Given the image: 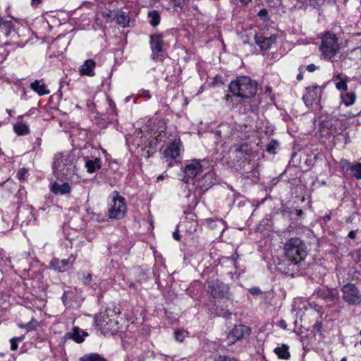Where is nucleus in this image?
Segmentation results:
<instances>
[{"label": "nucleus", "instance_id": "obj_38", "mask_svg": "<svg viewBox=\"0 0 361 361\" xmlns=\"http://www.w3.org/2000/svg\"><path fill=\"white\" fill-rule=\"evenodd\" d=\"M91 219L96 222L105 221V216L101 214L92 213Z\"/></svg>", "mask_w": 361, "mask_h": 361}, {"label": "nucleus", "instance_id": "obj_56", "mask_svg": "<svg viewBox=\"0 0 361 361\" xmlns=\"http://www.w3.org/2000/svg\"><path fill=\"white\" fill-rule=\"evenodd\" d=\"M252 0H240V1L245 4V5H247L249 2H250Z\"/></svg>", "mask_w": 361, "mask_h": 361}, {"label": "nucleus", "instance_id": "obj_26", "mask_svg": "<svg viewBox=\"0 0 361 361\" xmlns=\"http://www.w3.org/2000/svg\"><path fill=\"white\" fill-rule=\"evenodd\" d=\"M79 361H106V360L98 353H88L80 357Z\"/></svg>", "mask_w": 361, "mask_h": 361}, {"label": "nucleus", "instance_id": "obj_53", "mask_svg": "<svg viewBox=\"0 0 361 361\" xmlns=\"http://www.w3.org/2000/svg\"><path fill=\"white\" fill-rule=\"evenodd\" d=\"M32 114V109H30L27 113L25 114L24 115L19 116L18 119H20L23 117L30 116Z\"/></svg>", "mask_w": 361, "mask_h": 361}, {"label": "nucleus", "instance_id": "obj_24", "mask_svg": "<svg viewBox=\"0 0 361 361\" xmlns=\"http://www.w3.org/2000/svg\"><path fill=\"white\" fill-rule=\"evenodd\" d=\"M100 162L101 160L99 158L87 160L85 162V167L87 168V172L92 173L95 172L97 170H99L101 168Z\"/></svg>", "mask_w": 361, "mask_h": 361}, {"label": "nucleus", "instance_id": "obj_6", "mask_svg": "<svg viewBox=\"0 0 361 361\" xmlns=\"http://www.w3.org/2000/svg\"><path fill=\"white\" fill-rule=\"evenodd\" d=\"M127 212L126 199L118 191H114L109 197L107 215L110 219H123Z\"/></svg>", "mask_w": 361, "mask_h": 361}, {"label": "nucleus", "instance_id": "obj_2", "mask_svg": "<svg viewBox=\"0 0 361 361\" xmlns=\"http://www.w3.org/2000/svg\"><path fill=\"white\" fill-rule=\"evenodd\" d=\"M257 82L250 77L238 76L231 81L228 89L233 96L240 99H250L257 92Z\"/></svg>", "mask_w": 361, "mask_h": 361}, {"label": "nucleus", "instance_id": "obj_14", "mask_svg": "<svg viewBox=\"0 0 361 361\" xmlns=\"http://www.w3.org/2000/svg\"><path fill=\"white\" fill-rule=\"evenodd\" d=\"M202 171V166L200 161L193 160L191 163L187 164L185 167V176L183 181L188 183L189 178H194L196 176Z\"/></svg>", "mask_w": 361, "mask_h": 361}, {"label": "nucleus", "instance_id": "obj_49", "mask_svg": "<svg viewBox=\"0 0 361 361\" xmlns=\"http://www.w3.org/2000/svg\"><path fill=\"white\" fill-rule=\"evenodd\" d=\"M41 2L42 0H31V5L32 7H37Z\"/></svg>", "mask_w": 361, "mask_h": 361}, {"label": "nucleus", "instance_id": "obj_61", "mask_svg": "<svg viewBox=\"0 0 361 361\" xmlns=\"http://www.w3.org/2000/svg\"><path fill=\"white\" fill-rule=\"evenodd\" d=\"M229 97H229V95H227V96L226 97V101H228V99H229Z\"/></svg>", "mask_w": 361, "mask_h": 361}, {"label": "nucleus", "instance_id": "obj_27", "mask_svg": "<svg viewBox=\"0 0 361 361\" xmlns=\"http://www.w3.org/2000/svg\"><path fill=\"white\" fill-rule=\"evenodd\" d=\"M322 130L326 135H334L335 133H336V128L335 125H334L332 122L329 121L323 123L322 126Z\"/></svg>", "mask_w": 361, "mask_h": 361}, {"label": "nucleus", "instance_id": "obj_1", "mask_svg": "<svg viewBox=\"0 0 361 361\" xmlns=\"http://www.w3.org/2000/svg\"><path fill=\"white\" fill-rule=\"evenodd\" d=\"M76 159L68 152L58 153L54 157L53 173L57 178L71 179L77 172Z\"/></svg>", "mask_w": 361, "mask_h": 361}, {"label": "nucleus", "instance_id": "obj_32", "mask_svg": "<svg viewBox=\"0 0 361 361\" xmlns=\"http://www.w3.org/2000/svg\"><path fill=\"white\" fill-rule=\"evenodd\" d=\"M189 0H171L173 7L183 11Z\"/></svg>", "mask_w": 361, "mask_h": 361}, {"label": "nucleus", "instance_id": "obj_4", "mask_svg": "<svg viewBox=\"0 0 361 361\" xmlns=\"http://www.w3.org/2000/svg\"><path fill=\"white\" fill-rule=\"evenodd\" d=\"M182 150L183 145L180 137L174 138L166 146L161 147V159L166 164L167 167H171L180 161Z\"/></svg>", "mask_w": 361, "mask_h": 361}, {"label": "nucleus", "instance_id": "obj_52", "mask_svg": "<svg viewBox=\"0 0 361 361\" xmlns=\"http://www.w3.org/2000/svg\"><path fill=\"white\" fill-rule=\"evenodd\" d=\"M250 292L252 293V294H257V293H259L260 292L259 289L257 288H252L250 290Z\"/></svg>", "mask_w": 361, "mask_h": 361}, {"label": "nucleus", "instance_id": "obj_8", "mask_svg": "<svg viewBox=\"0 0 361 361\" xmlns=\"http://www.w3.org/2000/svg\"><path fill=\"white\" fill-rule=\"evenodd\" d=\"M163 38L164 35L158 32L150 36L149 44L152 52V57L155 61H163L164 59L165 43Z\"/></svg>", "mask_w": 361, "mask_h": 361}, {"label": "nucleus", "instance_id": "obj_33", "mask_svg": "<svg viewBox=\"0 0 361 361\" xmlns=\"http://www.w3.org/2000/svg\"><path fill=\"white\" fill-rule=\"evenodd\" d=\"M25 338V336H21L19 337H13L10 340L11 343V350H16L18 348V342L22 341Z\"/></svg>", "mask_w": 361, "mask_h": 361}, {"label": "nucleus", "instance_id": "obj_29", "mask_svg": "<svg viewBox=\"0 0 361 361\" xmlns=\"http://www.w3.org/2000/svg\"><path fill=\"white\" fill-rule=\"evenodd\" d=\"M341 99L345 106H350L354 104L355 101V94L353 92H345L341 94Z\"/></svg>", "mask_w": 361, "mask_h": 361}, {"label": "nucleus", "instance_id": "obj_18", "mask_svg": "<svg viewBox=\"0 0 361 361\" xmlns=\"http://www.w3.org/2000/svg\"><path fill=\"white\" fill-rule=\"evenodd\" d=\"M215 181L214 173L209 172L205 173L203 178L197 182V185L200 187L202 192H205L215 183Z\"/></svg>", "mask_w": 361, "mask_h": 361}, {"label": "nucleus", "instance_id": "obj_5", "mask_svg": "<svg viewBox=\"0 0 361 361\" xmlns=\"http://www.w3.org/2000/svg\"><path fill=\"white\" fill-rule=\"evenodd\" d=\"M286 257L289 265H296L305 259V245L298 238L290 239L284 245Z\"/></svg>", "mask_w": 361, "mask_h": 361}, {"label": "nucleus", "instance_id": "obj_34", "mask_svg": "<svg viewBox=\"0 0 361 361\" xmlns=\"http://www.w3.org/2000/svg\"><path fill=\"white\" fill-rule=\"evenodd\" d=\"M187 332L182 330H176L174 331V338L178 342H183L184 338H185Z\"/></svg>", "mask_w": 361, "mask_h": 361}, {"label": "nucleus", "instance_id": "obj_3", "mask_svg": "<svg viewBox=\"0 0 361 361\" xmlns=\"http://www.w3.org/2000/svg\"><path fill=\"white\" fill-rule=\"evenodd\" d=\"M97 327L104 334H114L118 330V322L116 320V312L111 307H106L101 311L94 318Z\"/></svg>", "mask_w": 361, "mask_h": 361}, {"label": "nucleus", "instance_id": "obj_39", "mask_svg": "<svg viewBox=\"0 0 361 361\" xmlns=\"http://www.w3.org/2000/svg\"><path fill=\"white\" fill-rule=\"evenodd\" d=\"M8 52L6 50L4 46H0V62L6 60Z\"/></svg>", "mask_w": 361, "mask_h": 361}, {"label": "nucleus", "instance_id": "obj_30", "mask_svg": "<svg viewBox=\"0 0 361 361\" xmlns=\"http://www.w3.org/2000/svg\"><path fill=\"white\" fill-rule=\"evenodd\" d=\"M350 171L353 176L356 179H361V163H357L350 166Z\"/></svg>", "mask_w": 361, "mask_h": 361}, {"label": "nucleus", "instance_id": "obj_64", "mask_svg": "<svg viewBox=\"0 0 361 361\" xmlns=\"http://www.w3.org/2000/svg\"><path fill=\"white\" fill-rule=\"evenodd\" d=\"M360 344H361V340H360Z\"/></svg>", "mask_w": 361, "mask_h": 361}, {"label": "nucleus", "instance_id": "obj_20", "mask_svg": "<svg viewBox=\"0 0 361 361\" xmlns=\"http://www.w3.org/2000/svg\"><path fill=\"white\" fill-rule=\"evenodd\" d=\"M51 191L56 195H66L70 192L71 186L68 183L59 184L55 182L51 185Z\"/></svg>", "mask_w": 361, "mask_h": 361}, {"label": "nucleus", "instance_id": "obj_51", "mask_svg": "<svg viewBox=\"0 0 361 361\" xmlns=\"http://www.w3.org/2000/svg\"><path fill=\"white\" fill-rule=\"evenodd\" d=\"M173 237L174 238V239H176L177 240H180V235L177 231H176L173 233Z\"/></svg>", "mask_w": 361, "mask_h": 361}, {"label": "nucleus", "instance_id": "obj_58", "mask_svg": "<svg viewBox=\"0 0 361 361\" xmlns=\"http://www.w3.org/2000/svg\"><path fill=\"white\" fill-rule=\"evenodd\" d=\"M130 98H131V97H130V96L126 97L125 98V102H126V103H127V102H130Z\"/></svg>", "mask_w": 361, "mask_h": 361}, {"label": "nucleus", "instance_id": "obj_25", "mask_svg": "<svg viewBox=\"0 0 361 361\" xmlns=\"http://www.w3.org/2000/svg\"><path fill=\"white\" fill-rule=\"evenodd\" d=\"M289 347L286 344H283L280 347H277L274 349V353L281 359L288 360L290 356V352L288 351Z\"/></svg>", "mask_w": 361, "mask_h": 361}, {"label": "nucleus", "instance_id": "obj_36", "mask_svg": "<svg viewBox=\"0 0 361 361\" xmlns=\"http://www.w3.org/2000/svg\"><path fill=\"white\" fill-rule=\"evenodd\" d=\"M12 26V22L10 20H5L3 18H0V28H4L6 30L11 29Z\"/></svg>", "mask_w": 361, "mask_h": 361}, {"label": "nucleus", "instance_id": "obj_44", "mask_svg": "<svg viewBox=\"0 0 361 361\" xmlns=\"http://www.w3.org/2000/svg\"><path fill=\"white\" fill-rule=\"evenodd\" d=\"M336 87L337 89L341 90H347V85L345 82H339L336 83Z\"/></svg>", "mask_w": 361, "mask_h": 361}, {"label": "nucleus", "instance_id": "obj_47", "mask_svg": "<svg viewBox=\"0 0 361 361\" xmlns=\"http://www.w3.org/2000/svg\"><path fill=\"white\" fill-rule=\"evenodd\" d=\"M69 294H70V292L68 291H65L61 297V299L63 302V303L65 304L67 301V300L69 298Z\"/></svg>", "mask_w": 361, "mask_h": 361}, {"label": "nucleus", "instance_id": "obj_37", "mask_svg": "<svg viewBox=\"0 0 361 361\" xmlns=\"http://www.w3.org/2000/svg\"><path fill=\"white\" fill-rule=\"evenodd\" d=\"M303 4L306 6H312L313 8L317 7L319 5L320 0H300Z\"/></svg>", "mask_w": 361, "mask_h": 361}, {"label": "nucleus", "instance_id": "obj_40", "mask_svg": "<svg viewBox=\"0 0 361 361\" xmlns=\"http://www.w3.org/2000/svg\"><path fill=\"white\" fill-rule=\"evenodd\" d=\"M137 95H138L139 97H144V98H146V99L151 98L150 92L148 90H144V89L140 90L139 91Z\"/></svg>", "mask_w": 361, "mask_h": 361}, {"label": "nucleus", "instance_id": "obj_60", "mask_svg": "<svg viewBox=\"0 0 361 361\" xmlns=\"http://www.w3.org/2000/svg\"><path fill=\"white\" fill-rule=\"evenodd\" d=\"M163 178H164L163 175H160V176L158 177V179H163Z\"/></svg>", "mask_w": 361, "mask_h": 361}, {"label": "nucleus", "instance_id": "obj_46", "mask_svg": "<svg viewBox=\"0 0 361 361\" xmlns=\"http://www.w3.org/2000/svg\"><path fill=\"white\" fill-rule=\"evenodd\" d=\"M306 69L310 73H312L317 69V66L314 64L312 63V64L308 65L306 67Z\"/></svg>", "mask_w": 361, "mask_h": 361}, {"label": "nucleus", "instance_id": "obj_50", "mask_svg": "<svg viewBox=\"0 0 361 361\" xmlns=\"http://www.w3.org/2000/svg\"><path fill=\"white\" fill-rule=\"evenodd\" d=\"M350 239H354L355 238V236H356V233H355V231H351L349 232L348 233V235Z\"/></svg>", "mask_w": 361, "mask_h": 361}, {"label": "nucleus", "instance_id": "obj_41", "mask_svg": "<svg viewBox=\"0 0 361 361\" xmlns=\"http://www.w3.org/2000/svg\"><path fill=\"white\" fill-rule=\"evenodd\" d=\"M214 361H238L234 357H231L229 356L219 355L214 359Z\"/></svg>", "mask_w": 361, "mask_h": 361}, {"label": "nucleus", "instance_id": "obj_55", "mask_svg": "<svg viewBox=\"0 0 361 361\" xmlns=\"http://www.w3.org/2000/svg\"><path fill=\"white\" fill-rule=\"evenodd\" d=\"M303 78V75H302V73H299L298 75H297V80L300 81L302 80Z\"/></svg>", "mask_w": 361, "mask_h": 361}, {"label": "nucleus", "instance_id": "obj_17", "mask_svg": "<svg viewBox=\"0 0 361 361\" xmlns=\"http://www.w3.org/2000/svg\"><path fill=\"white\" fill-rule=\"evenodd\" d=\"M255 41L261 49L267 50L275 42L276 37L274 36L267 37L256 34L255 35Z\"/></svg>", "mask_w": 361, "mask_h": 361}, {"label": "nucleus", "instance_id": "obj_45", "mask_svg": "<svg viewBox=\"0 0 361 361\" xmlns=\"http://www.w3.org/2000/svg\"><path fill=\"white\" fill-rule=\"evenodd\" d=\"M277 326L283 329H286L287 324L285 320L281 319L278 322Z\"/></svg>", "mask_w": 361, "mask_h": 361}, {"label": "nucleus", "instance_id": "obj_43", "mask_svg": "<svg viewBox=\"0 0 361 361\" xmlns=\"http://www.w3.org/2000/svg\"><path fill=\"white\" fill-rule=\"evenodd\" d=\"M27 173V170L25 168L21 169L20 171L17 173V177L19 180H23L26 174Z\"/></svg>", "mask_w": 361, "mask_h": 361}, {"label": "nucleus", "instance_id": "obj_28", "mask_svg": "<svg viewBox=\"0 0 361 361\" xmlns=\"http://www.w3.org/2000/svg\"><path fill=\"white\" fill-rule=\"evenodd\" d=\"M116 20L119 25L125 27L129 25L130 18L126 13L122 11L117 15Z\"/></svg>", "mask_w": 361, "mask_h": 361}, {"label": "nucleus", "instance_id": "obj_13", "mask_svg": "<svg viewBox=\"0 0 361 361\" xmlns=\"http://www.w3.org/2000/svg\"><path fill=\"white\" fill-rule=\"evenodd\" d=\"M313 295L324 300L326 302H334L339 298L338 290L329 288H318L314 290Z\"/></svg>", "mask_w": 361, "mask_h": 361}, {"label": "nucleus", "instance_id": "obj_16", "mask_svg": "<svg viewBox=\"0 0 361 361\" xmlns=\"http://www.w3.org/2000/svg\"><path fill=\"white\" fill-rule=\"evenodd\" d=\"M88 334L86 331H82L78 326L73 328L72 331L68 332L65 334L64 338L66 340L72 339L78 343H81L84 341L85 337L87 336Z\"/></svg>", "mask_w": 361, "mask_h": 361}, {"label": "nucleus", "instance_id": "obj_31", "mask_svg": "<svg viewBox=\"0 0 361 361\" xmlns=\"http://www.w3.org/2000/svg\"><path fill=\"white\" fill-rule=\"evenodd\" d=\"M38 325V322L36 319H32L29 322L25 324L20 325V328L25 329L27 331L35 330Z\"/></svg>", "mask_w": 361, "mask_h": 361}, {"label": "nucleus", "instance_id": "obj_62", "mask_svg": "<svg viewBox=\"0 0 361 361\" xmlns=\"http://www.w3.org/2000/svg\"><path fill=\"white\" fill-rule=\"evenodd\" d=\"M216 133H217L219 135H220V134H221L220 131H216Z\"/></svg>", "mask_w": 361, "mask_h": 361}, {"label": "nucleus", "instance_id": "obj_19", "mask_svg": "<svg viewBox=\"0 0 361 361\" xmlns=\"http://www.w3.org/2000/svg\"><path fill=\"white\" fill-rule=\"evenodd\" d=\"M96 63L92 59L86 60L80 68V73L82 75L94 76Z\"/></svg>", "mask_w": 361, "mask_h": 361}, {"label": "nucleus", "instance_id": "obj_10", "mask_svg": "<svg viewBox=\"0 0 361 361\" xmlns=\"http://www.w3.org/2000/svg\"><path fill=\"white\" fill-rule=\"evenodd\" d=\"M207 293L214 299L228 298L229 287L219 280L207 281Z\"/></svg>", "mask_w": 361, "mask_h": 361}, {"label": "nucleus", "instance_id": "obj_54", "mask_svg": "<svg viewBox=\"0 0 361 361\" xmlns=\"http://www.w3.org/2000/svg\"><path fill=\"white\" fill-rule=\"evenodd\" d=\"M330 219H331V215H329V214H326L324 216V221L325 222H328L329 221H330Z\"/></svg>", "mask_w": 361, "mask_h": 361}, {"label": "nucleus", "instance_id": "obj_23", "mask_svg": "<svg viewBox=\"0 0 361 361\" xmlns=\"http://www.w3.org/2000/svg\"><path fill=\"white\" fill-rule=\"evenodd\" d=\"M13 130L18 135H25L30 133L29 126L21 121L13 125Z\"/></svg>", "mask_w": 361, "mask_h": 361}, {"label": "nucleus", "instance_id": "obj_35", "mask_svg": "<svg viewBox=\"0 0 361 361\" xmlns=\"http://www.w3.org/2000/svg\"><path fill=\"white\" fill-rule=\"evenodd\" d=\"M278 146L279 143L275 140H272L267 145L266 150L269 154H274L276 153L275 150Z\"/></svg>", "mask_w": 361, "mask_h": 361}, {"label": "nucleus", "instance_id": "obj_15", "mask_svg": "<svg viewBox=\"0 0 361 361\" xmlns=\"http://www.w3.org/2000/svg\"><path fill=\"white\" fill-rule=\"evenodd\" d=\"M76 256L71 255L68 259H54L51 261V266L55 270L63 272L71 268L74 264Z\"/></svg>", "mask_w": 361, "mask_h": 361}, {"label": "nucleus", "instance_id": "obj_57", "mask_svg": "<svg viewBox=\"0 0 361 361\" xmlns=\"http://www.w3.org/2000/svg\"><path fill=\"white\" fill-rule=\"evenodd\" d=\"M110 106H111V107H112L114 114H116V109H115V104L111 102Z\"/></svg>", "mask_w": 361, "mask_h": 361}, {"label": "nucleus", "instance_id": "obj_63", "mask_svg": "<svg viewBox=\"0 0 361 361\" xmlns=\"http://www.w3.org/2000/svg\"><path fill=\"white\" fill-rule=\"evenodd\" d=\"M360 334L361 335V330H360Z\"/></svg>", "mask_w": 361, "mask_h": 361}, {"label": "nucleus", "instance_id": "obj_9", "mask_svg": "<svg viewBox=\"0 0 361 361\" xmlns=\"http://www.w3.org/2000/svg\"><path fill=\"white\" fill-rule=\"evenodd\" d=\"M342 298L344 302L350 305L361 303V292L353 283H346L341 288Z\"/></svg>", "mask_w": 361, "mask_h": 361}, {"label": "nucleus", "instance_id": "obj_48", "mask_svg": "<svg viewBox=\"0 0 361 361\" xmlns=\"http://www.w3.org/2000/svg\"><path fill=\"white\" fill-rule=\"evenodd\" d=\"M91 279H92V275L90 274H87L84 277V283H88L91 281Z\"/></svg>", "mask_w": 361, "mask_h": 361}, {"label": "nucleus", "instance_id": "obj_21", "mask_svg": "<svg viewBox=\"0 0 361 361\" xmlns=\"http://www.w3.org/2000/svg\"><path fill=\"white\" fill-rule=\"evenodd\" d=\"M30 87L31 90L37 92L39 96L47 95L50 92L42 80H36L30 84Z\"/></svg>", "mask_w": 361, "mask_h": 361}, {"label": "nucleus", "instance_id": "obj_11", "mask_svg": "<svg viewBox=\"0 0 361 361\" xmlns=\"http://www.w3.org/2000/svg\"><path fill=\"white\" fill-rule=\"evenodd\" d=\"M306 94L303 95L302 100L305 105L309 107L319 106L321 102L323 89L322 87L315 85L305 88Z\"/></svg>", "mask_w": 361, "mask_h": 361}, {"label": "nucleus", "instance_id": "obj_12", "mask_svg": "<svg viewBox=\"0 0 361 361\" xmlns=\"http://www.w3.org/2000/svg\"><path fill=\"white\" fill-rule=\"evenodd\" d=\"M250 334V329L245 325L235 326L227 336L228 344L231 345L237 341L247 338Z\"/></svg>", "mask_w": 361, "mask_h": 361}, {"label": "nucleus", "instance_id": "obj_22", "mask_svg": "<svg viewBox=\"0 0 361 361\" xmlns=\"http://www.w3.org/2000/svg\"><path fill=\"white\" fill-rule=\"evenodd\" d=\"M149 23L154 27L158 26L160 23L161 16L159 11L151 10L147 13Z\"/></svg>", "mask_w": 361, "mask_h": 361}, {"label": "nucleus", "instance_id": "obj_42", "mask_svg": "<svg viewBox=\"0 0 361 361\" xmlns=\"http://www.w3.org/2000/svg\"><path fill=\"white\" fill-rule=\"evenodd\" d=\"M267 13V10L266 8H262L257 13V16L265 21L268 19Z\"/></svg>", "mask_w": 361, "mask_h": 361}, {"label": "nucleus", "instance_id": "obj_7", "mask_svg": "<svg viewBox=\"0 0 361 361\" xmlns=\"http://www.w3.org/2000/svg\"><path fill=\"white\" fill-rule=\"evenodd\" d=\"M319 49L325 59H331L339 50L338 38L335 34L327 32L322 38Z\"/></svg>", "mask_w": 361, "mask_h": 361}, {"label": "nucleus", "instance_id": "obj_59", "mask_svg": "<svg viewBox=\"0 0 361 361\" xmlns=\"http://www.w3.org/2000/svg\"><path fill=\"white\" fill-rule=\"evenodd\" d=\"M341 361H347V358L344 357L341 360Z\"/></svg>", "mask_w": 361, "mask_h": 361}]
</instances>
